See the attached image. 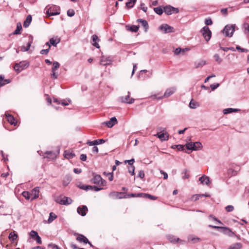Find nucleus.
Segmentation results:
<instances>
[{"mask_svg": "<svg viewBox=\"0 0 249 249\" xmlns=\"http://www.w3.org/2000/svg\"><path fill=\"white\" fill-rule=\"evenodd\" d=\"M29 66V62L27 61H22L16 63L14 67L15 71L17 73H19L23 70L27 69Z\"/></svg>", "mask_w": 249, "mask_h": 249, "instance_id": "obj_1", "label": "nucleus"}, {"mask_svg": "<svg viewBox=\"0 0 249 249\" xmlns=\"http://www.w3.org/2000/svg\"><path fill=\"white\" fill-rule=\"evenodd\" d=\"M185 146L188 150L194 151L201 150L202 148V145L201 143L199 142H188L186 144Z\"/></svg>", "mask_w": 249, "mask_h": 249, "instance_id": "obj_2", "label": "nucleus"}, {"mask_svg": "<svg viewBox=\"0 0 249 249\" xmlns=\"http://www.w3.org/2000/svg\"><path fill=\"white\" fill-rule=\"evenodd\" d=\"M91 182L100 186L104 187L107 185V181L103 179L100 175H95L91 180Z\"/></svg>", "mask_w": 249, "mask_h": 249, "instance_id": "obj_3", "label": "nucleus"}, {"mask_svg": "<svg viewBox=\"0 0 249 249\" xmlns=\"http://www.w3.org/2000/svg\"><path fill=\"white\" fill-rule=\"evenodd\" d=\"M235 25H226L223 30V33L226 36L231 37L232 36L233 33L234 32V28Z\"/></svg>", "mask_w": 249, "mask_h": 249, "instance_id": "obj_4", "label": "nucleus"}, {"mask_svg": "<svg viewBox=\"0 0 249 249\" xmlns=\"http://www.w3.org/2000/svg\"><path fill=\"white\" fill-rule=\"evenodd\" d=\"M55 201L56 203L61 205H69L71 203L72 200L71 198L63 196H60L55 198Z\"/></svg>", "mask_w": 249, "mask_h": 249, "instance_id": "obj_5", "label": "nucleus"}, {"mask_svg": "<svg viewBox=\"0 0 249 249\" xmlns=\"http://www.w3.org/2000/svg\"><path fill=\"white\" fill-rule=\"evenodd\" d=\"M46 13L48 16L58 15L60 14V8L56 5H53L48 8Z\"/></svg>", "mask_w": 249, "mask_h": 249, "instance_id": "obj_6", "label": "nucleus"}, {"mask_svg": "<svg viewBox=\"0 0 249 249\" xmlns=\"http://www.w3.org/2000/svg\"><path fill=\"white\" fill-rule=\"evenodd\" d=\"M60 67V64L57 62H54L53 63V67L52 69V73L51 74V78L53 79H57L58 74L56 72L57 70Z\"/></svg>", "mask_w": 249, "mask_h": 249, "instance_id": "obj_7", "label": "nucleus"}, {"mask_svg": "<svg viewBox=\"0 0 249 249\" xmlns=\"http://www.w3.org/2000/svg\"><path fill=\"white\" fill-rule=\"evenodd\" d=\"M201 31L206 41H208L210 39L212 35V33L209 28L207 26H205Z\"/></svg>", "mask_w": 249, "mask_h": 249, "instance_id": "obj_8", "label": "nucleus"}, {"mask_svg": "<svg viewBox=\"0 0 249 249\" xmlns=\"http://www.w3.org/2000/svg\"><path fill=\"white\" fill-rule=\"evenodd\" d=\"M210 227L213 229H222L223 230V233L229 237L236 236L235 234L228 228L211 225H210Z\"/></svg>", "mask_w": 249, "mask_h": 249, "instance_id": "obj_9", "label": "nucleus"}, {"mask_svg": "<svg viewBox=\"0 0 249 249\" xmlns=\"http://www.w3.org/2000/svg\"><path fill=\"white\" fill-rule=\"evenodd\" d=\"M159 29L164 33H169L174 32L173 27L167 24H162L159 27Z\"/></svg>", "mask_w": 249, "mask_h": 249, "instance_id": "obj_10", "label": "nucleus"}, {"mask_svg": "<svg viewBox=\"0 0 249 249\" xmlns=\"http://www.w3.org/2000/svg\"><path fill=\"white\" fill-rule=\"evenodd\" d=\"M164 11L167 15H171L173 13H178V9L170 5H168L164 7Z\"/></svg>", "mask_w": 249, "mask_h": 249, "instance_id": "obj_11", "label": "nucleus"}, {"mask_svg": "<svg viewBox=\"0 0 249 249\" xmlns=\"http://www.w3.org/2000/svg\"><path fill=\"white\" fill-rule=\"evenodd\" d=\"M177 88L176 87H172L167 89L163 95V98L169 97L170 96L174 94Z\"/></svg>", "mask_w": 249, "mask_h": 249, "instance_id": "obj_12", "label": "nucleus"}, {"mask_svg": "<svg viewBox=\"0 0 249 249\" xmlns=\"http://www.w3.org/2000/svg\"><path fill=\"white\" fill-rule=\"evenodd\" d=\"M75 235H77L76 240L78 242L80 243L83 242L85 244L88 243L89 245H90V246H92V244H91V243L89 241L88 238L86 237L84 235L78 233H75Z\"/></svg>", "mask_w": 249, "mask_h": 249, "instance_id": "obj_13", "label": "nucleus"}, {"mask_svg": "<svg viewBox=\"0 0 249 249\" xmlns=\"http://www.w3.org/2000/svg\"><path fill=\"white\" fill-rule=\"evenodd\" d=\"M33 37L32 36L30 35L28 37V41L26 46H24V45L22 46L21 47V51L23 52L28 51L29 50L32 43H33Z\"/></svg>", "mask_w": 249, "mask_h": 249, "instance_id": "obj_14", "label": "nucleus"}, {"mask_svg": "<svg viewBox=\"0 0 249 249\" xmlns=\"http://www.w3.org/2000/svg\"><path fill=\"white\" fill-rule=\"evenodd\" d=\"M30 236L31 238L36 240L37 243L38 244H41L42 243L41 239L36 231H32L30 232Z\"/></svg>", "mask_w": 249, "mask_h": 249, "instance_id": "obj_15", "label": "nucleus"}, {"mask_svg": "<svg viewBox=\"0 0 249 249\" xmlns=\"http://www.w3.org/2000/svg\"><path fill=\"white\" fill-rule=\"evenodd\" d=\"M112 61L110 56H103L100 60V64L104 66L109 65L112 63Z\"/></svg>", "mask_w": 249, "mask_h": 249, "instance_id": "obj_16", "label": "nucleus"}, {"mask_svg": "<svg viewBox=\"0 0 249 249\" xmlns=\"http://www.w3.org/2000/svg\"><path fill=\"white\" fill-rule=\"evenodd\" d=\"M120 101L124 103L131 104L134 102V99L133 98H130V92L128 91V95L125 97H121L120 98Z\"/></svg>", "mask_w": 249, "mask_h": 249, "instance_id": "obj_17", "label": "nucleus"}, {"mask_svg": "<svg viewBox=\"0 0 249 249\" xmlns=\"http://www.w3.org/2000/svg\"><path fill=\"white\" fill-rule=\"evenodd\" d=\"M31 194V201L36 199L39 196V189L38 187H35L34 188L31 192H30Z\"/></svg>", "mask_w": 249, "mask_h": 249, "instance_id": "obj_18", "label": "nucleus"}, {"mask_svg": "<svg viewBox=\"0 0 249 249\" xmlns=\"http://www.w3.org/2000/svg\"><path fill=\"white\" fill-rule=\"evenodd\" d=\"M163 131L162 133H157L154 136L159 138L161 141H167L169 139V134L166 132H164Z\"/></svg>", "mask_w": 249, "mask_h": 249, "instance_id": "obj_19", "label": "nucleus"}, {"mask_svg": "<svg viewBox=\"0 0 249 249\" xmlns=\"http://www.w3.org/2000/svg\"><path fill=\"white\" fill-rule=\"evenodd\" d=\"M5 117L7 119V121L12 125H14V126L16 125L17 124V122L15 120L14 117L8 113V112H6L5 113Z\"/></svg>", "mask_w": 249, "mask_h": 249, "instance_id": "obj_20", "label": "nucleus"}, {"mask_svg": "<svg viewBox=\"0 0 249 249\" xmlns=\"http://www.w3.org/2000/svg\"><path fill=\"white\" fill-rule=\"evenodd\" d=\"M117 123V120L115 117H112L109 121L104 123L109 128H111Z\"/></svg>", "mask_w": 249, "mask_h": 249, "instance_id": "obj_21", "label": "nucleus"}, {"mask_svg": "<svg viewBox=\"0 0 249 249\" xmlns=\"http://www.w3.org/2000/svg\"><path fill=\"white\" fill-rule=\"evenodd\" d=\"M167 238L168 240L171 243H175L179 242V241H180V242L181 244H183L185 243V241L181 240L178 238H176L174 235H167Z\"/></svg>", "mask_w": 249, "mask_h": 249, "instance_id": "obj_22", "label": "nucleus"}, {"mask_svg": "<svg viewBox=\"0 0 249 249\" xmlns=\"http://www.w3.org/2000/svg\"><path fill=\"white\" fill-rule=\"evenodd\" d=\"M88 211V208L86 206H79L77 208V213L82 216L86 215L87 212Z\"/></svg>", "mask_w": 249, "mask_h": 249, "instance_id": "obj_23", "label": "nucleus"}, {"mask_svg": "<svg viewBox=\"0 0 249 249\" xmlns=\"http://www.w3.org/2000/svg\"><path fill=\"white\" fill-rule=\"evenodd\" d=\"M199 180L203 185H208L210 182L209 178L206 176H203L199 178Z\"/></svg>", "mask_w": 249, "mask_h": 249, "instance_id": "obj_24", "label": "nucleus"}, {"mask_svg": "<svg viewBox=\"0 0 249 249\" xmlns=\"http://www.w3.org/2000/svg\"><path fill=\"white\" fill-rule=\"evenodd\" d=\"M206 64V61L204 60H199L195 62V67L196 68H202Z\"/></svg>", "mask_w": 249, "mask_h": 249, "instance_id": "obj_25", "label": "nucleus"}, {"mask_svg": "<svg viewBox=\"0 0 249 249\" xmlns=\"http://www.w3.org/2000/svg\"><path fill=\"white\" fill-rule=\"evenodd\" d=\"M138 22L142 24V25L144 28L145 32H146L148 29L149 26L147 22L143 19L139 18L137 20Z\"/></svg>", "mask_w": 249, "mask_h": 249, "instance_id": "obj_26", "label": "nucleus"}, {"mask_svg": "<svg viewBox=\"0 0 249 249\" xmlns=\"http://www.w3.org/2000/svg\"><path fill=\"white\" fill-rule=\"evenodd\" d=\"M137 196H141L142 197L147 198L151 200H156L157 199V197L148 194L140 193Z\"/></svg>", "mask_w": 249, "mask_h": 249, "instance_id": "obj_27", "label": "nucleus"}, {"mask_svg": "<svg viewBox=\"0 0 249 249\" xmlns=\"http://www.w3.org/2000/svg\"><path fill=\"white\" fill-rule=\"evenodd\" d=\"M92 45L96 47L97 48H99L100 46L98 43V41H99V39L97 36L94 35L92 36Z\"/></svg>", "mask_w": 249, "mask_h": 249, "instance_id": "obj_28", "label": "nucleus"}, {"mask_svg": "<svg viewBox=\"0 0 249 249\" xmlns=\"http://www.w3.org/2000/svg\"><path fill=\"white\" fill-rule=\"evenodd\" d=\"M64 157L68 159L73 158L75 156V154L73 152L70 150H66L64 152Z\"/></svg>", "mask_w": 249, "mask_h": 249, "instance_id": "obj_29", "label": "nucleus"}, {"mask_svg": "<svg viewBox=\"0 0 249 249\" xmlns=\"http://www.w3.org/2000/svg\"><path fill=\"white\" fill-rule=\"evenodd\" d=\"M150 98L152 100H161L163 99V96L160 92L152 94Z\"/></svg>", "mask_w": 249, "mask_h": 249, "instance_id": "obj_30", "label": "nucleus"}, {"mask_svg": "<svg viewBox=\"0 0 249 249\" xmlns=\"http://www.w3.org/2000/svg\"><path fill=\"white\" fill-rule=\"evenodd\" d=\"M243 32L249 36V23L245 22L242 25Z\"/></svg>", "mask_w": 249, "mask_h": 249, "instance_id": "obj_31", "label": "nucleus"}, {"mask_svg": "<svg viewBox=\"0 0 249 249\" xmlns=\"http://www.w3.org/2000/svg\"><path fill=\"white\" fill-rule=\"evenodd\" d=\"M60 41V39L59 38H51L50 39V45H52L55 47L56 46L57 44H58Z\"/></svg>", "mask_w": 249, "mask_h": 249, "instance_id": "obj_32", "label": "nucleus"}, {"mask_svg": "<svg viewBox=\"0 0 249 249\" xmlns=\"http://www.w3.org/2000/svg\"><path fill=\"white\" fill-rule=\"evenodd\" d=\"M238 111H239L238 109L232 108H228L223 109V113L224 114H227L231 113L232 112H236Z\"/></svg>", "mask_w": 249, "mask_h": 249, "instance_id": "obj_33", "label": "nucleus"}, {"mask_svg": "<svg viewBox=\"0 0 249 249\" xmlns=\"http://www.w3.org/2000/svg\"><path fill=\"white\" fill-rule=\"evenodd\" d=\"M18 237V235L15 232V231L11 232L9 235V239L12 243H14L15 241L17 240Z\"/></svg>", "mask_w": 249, "mask_h": 249, "instance_id": "obj_34", "label": "nucleus"}, {"mask_svg": "<svg viewBox=\"0 0 249 249\" xmlns=\"http://www.w3.org/2000/svg\"><path fill=\"white\" fill-rule=\"evenodd\" d=\"M188 240L189 242H192L193 243H196L199 242L200 239L199 238L194 237L193 235H189L188 237Z\"/></svg>", "mask_w": 249, "mask_h": 249, "instance_id": "obj_35", "label": "nucleus"}, {"mask_svg": "<svg viewBox=\"0 0 249 249\" xmlns=\"http://www.w3.org/2000/svg\"><path fill=\"white\" fill-rule=\"evenodd\" d=\"M32 21V17L31 15H28L26 20L24 21L23 23V27L25 28L28 27Z\"/></svg>", "mask_w": 249, "mask_h": 249, "instance_id": "obj_36", "label": "nucleus"}, {"mask_svg": "<svg viewBox=\"0 0 249 249\" xmlns=\"http://www.w3.org/2000/svg\"><path fill=\"white\" fill-rule=\"evenodd\" d=\"M199 106V104L192 100L189 103V107L192 109H196Z\"/></svg>", "mask_w": 249, "mask_h": 249, "instance_id": "obj_37", "label": "nucleus"}, {"mask_svg": "<svg viewBox=\"0 0 249 249\" xmlns=\"http://www.w3.org/2000/svg\"><path fill=\"white\" fill-rule=\"evenodd\" d=\"M126 27L127 30H129L132 32H137L138 31L139 28V26H136V25H133V26H131L130 27L128 26H127Z\"/></svg>", "mask_w": 249, "mask_h": 249, "instance_id": "obj_38", "label": "nucleus"}, {"mask_svg": "<svg viewBox=\"0 0 249 249\" xmlns=\"http://www.w3.org/2000/svg\"><path fill=\"white\" fill-rule=\"evenodd\" d=\"M204 195L196 194L192 196L190 198V200L195 201L198 200L200 197H202Z\"/></svg>", "mask_w": 249, "mask_h": 249, "instance_id": "obj_39", "label": "nucleus"}, {"mask_svg": "<svg viewBox=\"0 0 249 249\" xmlns=\"http://www.w3.org/2000/svg\"><path fill=\"white\" fill-rule=\"evenodd\" d=\"M22 29L21 25L20 23H18L17 24V28L16 30L14 32L13 34L14 35H19L20 34V31Z\"/></svg>", "mask_w": 249, "mask_h": 249, "instance_id": "obj_40", "label": "nucleus"}, {"mask_svg": "<svg viewBox=\"0 0 249 249\" xmlns=\"http://www.w3.org/2000/svg\"><path fill=\"white\" fill-rule=\"evenodd\" d=\"M57 217L56 214L53 213H50L49 217L48 219V223H52Z\"/></svg>", "mask_w": 249, "mask_h": 249, "instance_id": "obj_41", "label": "nucleus"}, {"mask_svg": "<svg viewBox=\"0 0 249 249\" xmlns=\"http://www.w3.org/2000/svg\"><path fill=\"white\" fill-rule=\"evenodd\" d=\"M136 0H128V1L126 3V6L128 8L133 7L136 2Z\"/></svg>", "mask_w": 249, "mask_h": 249, "instance_id": "obj_42", "label": "nucleus"}, {"mask_svg": "<svg viewBox=\"0 0 249 249\" xmlns=\"http://www.w3.org/2000/svg\"><path fill=\"white\" fill-rule=\"evenodd\" d=\"M242 244L240 243H237L231 246L229 249H240L242 248Z\"/></svg>", "mask_w": 249, "mask_h": 249, "instance_id": "obj_43", "label": "nucleus"}, {"mask_svg": "<svg viewBox=\"0 0 249 249\" xmlns=\"http://www.w3.org/2000/svg\"><path fill=\"white\" fill-rule=\"evenodd\" d=\"M119 195H120V193H119L118 192H112L109 194V196L110 197L113 198H120L121 197H120L119 196Z\"/></svg>", "mask_w": 249, "mask_h": 249, "instance_id": "obj_44", "label": "nucleus"}, {"mask_svg": "<svg viewBox=\"0 0 249 249\" xmlns=\"http://www.w3.org/2000/svg\"><path fill=\"white\" fill-rule=\"evenodd\" d=\"M22 195L23 196V197H25V198L26 200H29V199L31 200V194L29 192L24 191L22 192Z\"/></svg>", "mask_w": 249, "mask_h": 249, "instance_id": "obj_45", "label": "nucleus"}, {"mask_svg": "<svg viewBox=\"0 0 249 249\" xmlns=\"http://www.w3.org/2000/svg\"><path fill=\"white\" fill-rule=\"evenodd\" d=\"M45 45L48 46V48L46 49H43V50H42L40 51V53L42 54H47L48 53V52H49V49L50 48V45L49 44V42H47L45 44Z\"/></svg>", "mask_w": 249, "mask_h": 249, "instance_id": "obj_46", "label": "nucleus"}, {"mask_svg": "<svg viewBox=\"0 0 249 249\" xmlns=\"http://www.w3.org/2000/svg\"><path fill=\"white\" fill-rule=\"evenodd\" d=\"M104 175L106 176L107 177L109 181H112L113 179V173L112 172L111 173H107L105 172L104 173Z\"/></svg>", "mask_w": 249, "mask_h": 249, "instance_id": "obj_47", "label": "nucleus"}, {"mask_svg": "<svg viewBox=\"0 0 249 249\" xmlns=\"http://www.w3.org/2000/svg\"><path fill=\"white\" fill-rule=\"evenodd\" d=\"M154 10L157 14L159 15H161L163 12L162 9L160 7L154 8Z\"/></svg>", "mask_w": 249, "mask_h": 249, "instance_id": "obj_48", "label": "nucleus"}, {"mask_svg": "<svg viewBox=\"0 0 249 249\" xmlns=\"http://www.w3.org/2000/svg\"><path fill=\"white\" fill-rule=\"evenodd\" d=\"M184 52H185V49H182L180 48H177L174 51V53L176 55H178L181 53H184Z\"/></svg>", "mask_w": 249, "mask_h": 249, "instance_id": "obj_49", "label": "nucleus"}, {"mask_svg": "<svg viewBox=\"0 0 249 249\" xmlns=\"http://www.w3.org/2000/svg\"><path fill=\"white\" fill-rule=\"evenodd\" d=\"M182 178L183 179H187L190 177L189 174L188 173V171L186 169L183 170L182 172Z\"/></svg>", "mask_w": 249, "mask_h": 249, "instance_id": "obj_50", "label": "nucleus"}, {"mask_svg": "<svg viewBox=\"0 0 249 249\" xmlns=\"http://www.w3.org/2000/svg\"><path fill=\"white\" fill-rule=\"evenodd\" d=\"M213 57L214 58L215 61L218 64H220L222 62V60L220 57L219 55L218 54H214Z\"/></svg>", "mask_w": 249, "mask_h": 249, "instance_id": "obj_51", "label": "nucleus"}, {"mask_svg": "<svg viewBox=\"0 0 249 249\" xmlns=\"http://www.w3.org/2000/svg\"><path fill=\"white\" fill-rule=\"evenodd\" d=\"M236 49L240 52L241 53H248L249 50L247 49L242 48L239 46H237Z\"/></svg>", "mask_w": 249, "mask_h": 249, "instance_id": "obj_52", "label": "nucleus"}, {"mask_svg": "<svg viewBox=\"0 0 249 249\" xmlns=\"http://www.w3.org/2000/svg\"><path fill=\"white\" fill-rule=\"evenodd\" d=\"M228 174L229 175L232 176L236 175L237 174V172L232 169L230 168L228 171Z\"/></svg>", "mask_w": 249, "mask_h": 249, "instance_id": "obj_53", "label": "nucleus"}, {"mask_svg": "<svg viewBox=\"0 0 249 249\" xmlns=\"http://www.w3.org/2000/svg\"><path fill=\"white\" fill-rule=\"evenodd\" d=\"M81 189L85 190H92L93 189V186L91 185H83L80 187Z\"/></svg>", "mask_w": 249, "mask_h": 249, "instance_id": "obj_54", "label": "nucleus"}, {"mask_svg": "<svg viewBox=\"0 0 249 249\" xmlns=\"http://www.w3.org/2000/svg\"><path fill=\"white\" fill-rule=\"evenodd\" d=\"M74 11L72 9H69L67 11V15L69 17H71L74 15Z\"/></svg>", "mask_w": 249, "mask_h": 249, "instance_id": "obj_55", "label": "nucleus"}, {"mask_svg": "<svg viewBox=\"0 0 249 249\" xmlns=\"http://www.w3.org/2000/svg\"><path fill=\"white\" fill-rule=\"evenodd\" d=\"M128 172L131 174V175H134L135 167L134 166H131L128 167Z\"/></svg>", "mask_w": 249, "mask_h": 249, "instance_id": "obj_56", "label": "nucleus"}, {"mask_svg": "<svg viewBox=\"0 0 249 249\" xmlns=\"http://www.w3.org/2000/svg\"><path fill=\"white\" fill-rule=\"evenodd\" d=\"M174 146H176V148L178 150H183L184 146L182 145H181V144L174 145L172 146V148L174 149Z\"/></svg>", "mask_w": 249, "mask_h": 249, "instance_id": "obj_57", "label": "nucleus"}, {"mask_svg": "<svg viewBox=\"0 0 249 249\" xmlns=\"http://www.w3.org/2000/svg\"><path fill=\"white\" fill-rule=\"evenodd\" d=\"M234 210V207L232 205H228L226 207V210L228 212H232Z\"/></svg>", "mask_w": 249, "mask_h": 249, "instance_id": "obj_58", "label": "nucleus"}, {"mask_svg": "<svg viewBox=\"0 0 249 249\" xmlns=\"http://www.w3.org/2000/svg\"><path fill=\"white\" fill-rule=\"evenodd\" d=\"M87 144L89 146L97 145V142L95 140L93 141H88L87 142Z\"/></svg>", "mask_w": 249, "mask_h": 249, "instance_id": "obj_59", "label": "nucleus"}, {"mask_svg": "<svg viewBox=\"0 0 249 249\" xmlns=\"http://www.w3.org/2000/svg\"><path fill=\"white\" fill-rule=\"evenodd\" d=\"M103 189V187L99 186V187H97L96 186H93V189L95 191H99Z\"/></svg>", "mask_w": 249, "mask_h": 249, "instance_id": "obj_60", "label": "nucleus"}, {"mask_svg": "<svg viewBox=\"0 0 249 249\" xmlns=\"http://www.w3.org/2000/svg\"><path fill=\"white\" fill-rule=\"evenodd\" d=\"M141 9L144 12H146L147 10V7L143 3H141Z\"/></svg>", "mask_w": 249, "mask_h": 249, "instance_id": "obj_61", "label": "nucleus"}, {"mask_svg": "<svg viewBox=\"0 0 249 249\" xmlns=\"http://www.w3.org/2000/svg\"><path fill=\"white\" fill-rule=\"evenodd\" d=\"M135 160L134 159H132L130 160H126L124 161L125 163H128L129 165L133 166V164L134 163Z\"/></svg>", "mask_w": 249, "mask_h": 249, "instance_id": "obj_62", "label": "nucleus"}, {"mask_svg": "<svg viewBox=\"0 0 249 249\" xmlns=\"http://www.w3.org/2000/svg\"><path fill=\"white\" fill-rule=\"evenodd\" d=\"M205 23L206 25H210L212 24L213 22H212V20H211V19L208 18V19H206L205 20Z\"/></svg>", "mask_w": 249, "mask_h": 249, "instance_id": "obj_63", "label": "nucleus"}, {"mask_svg": "<svg viewBox=\"0 0 249 249\" xmlns=\"http://www.w3.org/2000/svg\"><path fill=\"white\" fill-rule=\"evenodd\" d=\"M219 86V84H213L211 85V88L212 90H214Z\"/></svg>", "mask_w": 249, "mask_h": 249, "instance_id": "obj_64", "label": "nucleus"}]
</instances>
